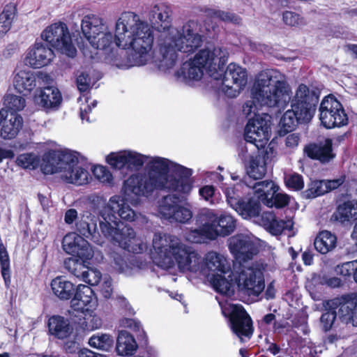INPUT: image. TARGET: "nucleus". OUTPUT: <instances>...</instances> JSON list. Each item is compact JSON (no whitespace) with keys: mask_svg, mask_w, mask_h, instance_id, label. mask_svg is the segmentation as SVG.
<instances>
[{"mask_svg":"<svg viewBox=\"0 0 357 357\" xmlns=\"http://www.w3.org/2000/svg\"><path fill=\"white\" fill-rule=\"evenodd\" d=\"M4 105L6 107V109L17 112L24 108L26 101L25 99L21 96L8 94L4 98Z\"/></svg>","mask_w":357,"mask_h":357,"instance_id":"a18cd8bd","label":"nucleus"},{"mask_svg":"<svg viewBox=\"0 0 357 357\" xmlns=\"http://www.w3.org/2000/svg\"><path fill=\"white\" fill-rule=\"evenodd\" d=\"M215 219V213L213 211L206 208L202 210L197 220L200 225V228L187 232L185 236V239L193 243H203L208 240H215L217 238V233L211 227V224Z\"/></svg>","mask_w":357,"mask_h":357,"instance_id":"a211bd4d","label":"nucleus"},{"mask_svg":"<svg viewBox=\"0 0 357 357\" xmlns=\"http://www.w3.org/2000/svg\"><path fill=\"white\" fill-rule=\"evenodd\" d=\"M158 213L170 222L187 223L192 218L188 204H182L174 195L163 197L158 202Z\"/></svg>","mask_w":357,"mask_h":357,"instance_id":"ddd939ff","label":"nucleus"},{"mask_svg":"<svg viewBox=\"0 0 357 357\" xmlns=\"http://www.w3.org/2000/svg\"><path fill=\"white\" fill-rule=\"evenodd\" d=\"M332 146V139H326L318 143H312L305 146L304 152L311 159L317 160L322 163H327L335 157V154L333 152Z\"/></svg>","mask_w":357,"mask_h":357,"instance_id":"a878e982","label":"nucleus"},{"mask_svg":"<svg viewBox=\"0 0 357 357\" xmlns=\"http://www.w3.org/2000/svg\"><path fill=\"white\" fill-rule=\"evenodd\" d=\"M24 124L23 118L17 112L0 109V137L3 139L15 138Z\"/></svg>","mask_w":357,"mask_h":357,"instance_id":"5701e85b","label":"nucleus"},{"mask_svg":"<svg viewBox=\"0 0 357 357\" xmlns=\"http://www.w3.org/2000/svg\"><path fill=\"white\" fill-rule=\"evenodd\" d=\"M76 84L80 92H86L90 87L91 78L86 73L78 71L76 75Z\"/></svg>","mask_w":357,"mask_h":357,"instance_id":"6e6d98bb","label":"nucleus"},{"mask_svg":"<svg viewBox=\"0 0 357 357\" xmlns=\"http://www.w3.org/2000/svg\"><path fill=\"white\" fill-rule=\"evenodd\" d=\"M248 148H242L239 155L243 160H245L250 158L249 165L247 166V174L250 178L255 180L262 178L266 173V165L265 158L263 155H247Z\"/></svg>","mask_w":357,"mask_h":357,"instance_id":"c756f323","label":"nucleus"},{"mask_svg":"<svg viewBox=\"0 0 357 357\" xmlns=\"http://www.w3.org/2000/svg\"><path fill=\"white\" fill-rule=\"evenodd\" d=\"M222 314L229 317L231 328L241 342L250 339L252 335V320L242 305L219 302Z\"/></svg>","mask_w":357,"mask_h":357,"instance_id":"9b49d317","label":"nucleus"},{"mask_svg":"<svg viewBox=\"0 0 357 357\" xmlns=\"http://www.w3.org/2000/svg\"><path fill=\"white\" fill-rule=\"evenodd\" d=\"M111 258L113 260L114 268L116 270H117L119 273H123L126 275L130 274L128 266L120 255L117 253H112L111 255Z\"/></svg>","mask_w":357,"mask_h":357,"instance_id":"bf43d9fd","label":"nucleus"},{"mask_svg":"<svg viewBox=\"0 0 357 357\" xmlns=\"http://www.w3.org/2000/svg\"><path fill=\"white\" fill-rule=\"evenodd\" d=\"M215 221L212 222L211 227L218 236H225L232 233L236 228L235 219L229 214H222L219 218L215 214Z\"/></svg>","mask_w":357,"mask_h":357,"instance_id":"f704fd0d","label":"nucleus"},{"mask_svg":"<svg viewBox=\"0 0 357 357\" xmlns=\"http://www.w3.org/2000/svg\"><path fill=\"white\" fill-rule=\"evenodd\" d=\"M293 227V222L291 220H278L275 218L270 227L267 229L271 234L278 235L282 233L284 229L290 230Z\"/></svg>","mask_w":357,"mask_h":357,"instance_id":"09e8293b","label":"nucleus"},{"mask_svg":"<svg viewBox=\"0 0 357 357\" xmlns=\"http://www.w3.org/2000/svg\"><path fill=\"white\" fill-rule=\"evenodd\" d=\"M318 100L319 96L314 90L301 84L296 88L293 96L291 91L289 104L290 103L291 107L296 109L297 112H299L300 114L312 118Z\"/></svg>","mask_w":357,"mask_h":357,"instance_id":"dca6fc26","label":"nucleus"},{"mask_svg":"<svg viewBox=\"0 0 357 357\" xmlns=\"http://www.w3.org/2000/svg\"><path fill=\"white\" fill-rule=\"evenodd\" d=\"M36 77L33 72L28 69L15 70L13 76V86L17 92L29 94L36 86Z\"/></svg>","mask_w":357,"mask_h":357,"instance_id":"c85d7f7f","label":"nucleus"},{"mask_svg":"<svg viewBox=\"0 0 357 357\" xmlns=\"http://www.w3.org/2000/svg\"><path fill=\"white\" fill-rule=\"evenodd\" d=\"M229 57L225 48L216 47L212 50L204 49L195 54L193 59L185 61L178 71V76L185 79L199 80L204 71L212 72L224 66Z\"/></svg>","mask_w":357,"mask_h":357,"instance_id":"0eeeda50","label":"nucleus"},{"mask_svg":"<svg viewBox=\"0 0 357 357\" xmlns=\"http://www.w3.org/2000/svg\"><path fill=\"white\" fill-rule=\"evenodd\" d=\"M82 98H84V101L86 104L82 105L80 106V117L82 121L86 120V121H90L89 118L87 116L88 113L91 111V105L93 107H96L97 102L93 100L91 103H89V98L84 95L82 97H80L78 100L82 101Z\"/></svg>","mask_w":357,"mask_h":357,"instance_id":"680f3d73","label":"nucleus"},{"mask_svg":"<svg viewBox=\"0 0 357 357\" xmlns=\"http://www.w3.org/2000/svg\"><path fill=\"white\" fill-rule=\"evenodd\" d=\"M101 276V273L98 270L87 266L80 279L90 285H96L100 282Z\"/></svg>","mask_w":357,"mask_h":357,"instance_id":"603ef678","label":"nucleus"},{"mask_svg":"<svg viewBox=\"0 0 357 357\" xmlns=\"http://www.w3.org/2000/svg\"><path fill=\"white\" fill-rule=\"evenodd\" d=\"M290 94L291 86L284 74L274 69L262 70L255 77L251 89L252 100L245 102L243 112L249 119L266 115L257 114L259 106L284 109Z\"/></svg>","mask_w":357,"mask_h":357,"instance_id":"20e7f679","label":"nucleus"},{"mask_svg":"<svg viewBox=\"0 0 357 357\" xmlns=\"http://www.w3.org/2000/svg\"><path fill=\"white\" fill-rule=\"evenodd\" d=\"M284 180L286 185L294 190H300L304 186L303 176L296 173L287 175Z\"/></svg>","mask_w":357,"mask_h":357,"instance_id":"3c124183","label":"nucleus"},{"mask_svg":"<svg viewBox=\"0 0 357 357\" xmlns=\"http://www.w3.org/2000/svg\"><path fill=\"white\" fill-rule=\"evenodd\" d=\"M81 29L84 37L95 49L107 50L114 43L119 47L133 51L125 63L114 60V65L118 68L143 66L151 59L154 31L146 20L134 12L121 14L115 24L114 36L105 19L95 14L83 17Z\"/></svg>","mask_w":357,"mask_h":357,"instance_id":"f257e3e1","label":"nucleus"},{"mask_svg":"<svg viewBox=\"0 0 357 357\" xmlns=\"http://www.w3.org/2000/svg\"><path fill=\"white\" fill-rule=\"evenodd\" d=\"M257 239L248 234H239L228 239V247L231 254L240 260L245 261L257 252Z\"/></svg>","mask_w":357,"mask_h":357,"instance_id":"aec40b11","label":"nucleus"},{"mask_svg":"<svg viewBox=\"0 0 357 357\" xmlns=\"http://www.w3.org/2000/svg\"><path fill=\"white\" fill-rule=\"evenodd\" d=\"M152 246L153 261L163 269L171 268L176 264L183 273H197L204 271L203 260L199 255L174 235L155 233Z\"/></svg>","mask_w":357,"mask_h":357,"instance_id":"39448f33","label":"nucleus"},{"mask_svg":"<svg viewBox=\"0 0 357 357\" xmlns=\"http://www.w3.org/2000/svg\"><path fill=\"white\" fill-rule=\"evenodd\" d=\"M114 342V340L112 335L101 333L93 335L88 341L91 347L104 351H109L113 347Z\"/></svg>","mask_w":357,"mask_h":357,"instance_id":"a19ab883","label":"nucleus"},{"mask_svg":"<svg viewBox=\"0 0 357 357\" xmlns=\"http://www.w3.org/2000/svg\"><path fill=\"white\" fill-rule=\"evenodd\" d=\"M71 307L78 312H92L98 305L97 298L91 287L84 284L77 286L75 296L70 301Z\"/></svg>","mask_w":357,"mask_h":357,"instance_id":"b1692460","label":"nucleus"},{"mask_svg":"<svg viewBox=\"0 0 357 357\" xmlns=\"http://www.w3.org/2000/svg\"><path fill=\"white\" fill-rule=\"evenodd\" d=\"M0 266L10 267V258L7 250L3 243H0Z\"/></svg>","mask_w":357,"mask_h":357,"instance_id":"69168bd1","label":"nucleus"},{"mask_svg":"<svg viewBox=\"0 0 357 357\" xmlns=\"http://www.w3.org/2000/svg\"><path fill=\"white\" fill-rule=\"evenodd\" d=\"M300 142V136L298 134L292 133L287 136L285 139V145L289 149L297 147Z\"/></svg>","mask_w":357,"mask_h":357,"instance_id":"774afa93","label":"nucleus"},{"mask_svg":"<svg viewBox=\"0 0 357 357\" xmlns=\"http://www.w3.org/2000/svg\"><path fill=\"white\" fill-rule=\"evenodd\" d=\"M209 280L214 289L220 294L226 296L234 294V289L232 283L234 282V277L232 276V271L229 273L213 275Z\"/></svg>","mask_w":357,"mask_h":357,"instance_id":"473e14b6","label":"nucleus"},{"mask_svg":"<svg viewBox=\"0 0 357 357\" xmlns=\"http://www.w3.org/2000/svg\"><path fill=\"white\" fill-rule=\"evenodd\" d=\"M63 250L72 255L86 259H91L93 257L92 247L82 236L75 232L67 234L63 238Z\"/></svg>","mask_w":357,"mask_h":357,"instance_id":"4be33fe9","label":"nucleus"},{"mask_svg":"<svg viewBox=\"0 0 357 357\" xmlns=\"http://www.w3.org/2000/svg\"><path fill=\"white\" fill-rule=\"evenodd\" d=\"M51 287L53 293L61 300L70 299L75 292L74 284L61 276L52 280Z\"/></svg>","mask_w":357,"mask_h":357,"instance_id":"e433bc0d","label":"nucleus"},{"mask_svg":"<svg viewBox=\"0 0 357 357\" xmlns=\"http://www.w3.org/2000/svg\"><path fill=\"white\" fill-rule=\"evenodd\" d=\"M319 119L321 125L328 129L341 127L348 121L342 104L332 95L326 96L321 100Z\"/></svg>","mask_w":357,"mask_h":357,"instance_id":"f8f14e48","label":"nucleus"},{"mask_svg":"<svg viewBox=\"0 0 357 357\" xmlns=\"http://www.w3.org/2000/svg\"><path fill=\"white\" fill-rule=\"evenodd\" d=\"M99 226L105 238L124 250L141 253L147 248L146 243L136 236L135 230L120 220H100Z\"/></svg>","mask_w":357,"mask_h":357,"instance_id":"6e6552de","label":"nucleus"},{"mask_svg":"<svg viewBox=\"0 0 357 357\" xmlns=\"http://www.w3.org/2000/svg\"><path fill=\"white\" fill-rule=\"evenodd\" d=\"M107 162L116 169L126 167L135 171L146 164V174L132 175L125 181L123 190L128 197L132 195L148 196L156 190L188 195L192 188L190 179L192 169L165 158L123 151L109 154L107 157Z\"/></svg>","mask_w":357,"mask_h":357,"instance_id":"f03ea898","label":"nucleus"},{"mask_svg":"<svg viewBox=\"0 0 357 357\" xmlns=\"http://www.w3.org/2000/svg\"><path fill=\"white\" fill-rule=\"evenodd\" d=\"M77 231L79 235L86 238H91L99 243L97 237V222L94 215L89 212H84L76 223Z\"/></svg>","mask_w":357,"mask_h":357,"instance_id":"2f4dec72","label":"nucleus"},{"mask_svg":"<svg viewBox=\"0 0 357 357\" xmlns=\"http://www.w3.org/2000/svg\"><path fill=\"white\" fill-rule=\"evenodd\" d=\"M247 84V72L239 65H228L222 79L221 90L230 98L236 97Z\"/></svg>","mask_w":357,"mask_h":357,"instance_id":"f3484780","label":"nucleus"},{"mask_svg":"<svg viewBox=\"0 0 357 357\" xmlns=\"http://www.w3.org/2000/svg\"><path fill=\"white\" fill-rule=\"evenodd\" d=\"M225 195L228 204L235 208L243 199H241L240 195L238 193L234 187H228L225 189Z\"/></svg>","mask_w":357,"mask_h":357,"instance_id":"13d9d810","label":"nucleus"},{"mask_svg":"<svg viewBox=\"0 0 357 357\" xmlns=\"http://www.w3.org/2000/svg\"><path fill=\"white\" fill-rule=\"evenodd\" d=\"M257 198L248 199V200H242V202L236 206L234 210L237 211L243 218H250L256 217L260 212V202Z\"/></svg>","mask_w":357,"mask_h":357,"instance_id":"ea45409f","label":"nucleus"},{"mask_svg":"<svg viewBox=\"0 0 357 357\" xmlns=\"http://www.w3.org/2000/svg\"><path fill=\"white\" fill-rule=\"evenodd\" d=\"M203 260V268L199 271L202 275L229 273L231 272V264L226 256L215 251L206 254Z\"/></svg>","mask_w":357,"mask_h":357,"instance_id":"393cba45","label":"nucleus"},{"mask_svg":"<svg viewBox=\"0 0 357 357\" xmlns=\"http://www.w3.org/2000/svg\"><path fill=\"white\" fill-rule=\"evenodd\" d=\"M336 317L337 312L333 310L327 311L322 314L320 318V323L324 331H328L331 329Z\"/></svg>","mask_w":357,"mask_h":357,"instance_id":"4d7b16f0","label":"nucleus"},{"mask_svg":"<svg viewBox=\"0 0 357 357\" xmlns=\"http://www.w3.org/2000/svg\"><path fill=\"white\" fill-rule=\"evenodd\" d=\"M116 214L121 219L129 222L135 221L139 215L128 205L125 198L118 195H114L109 198V205L101 213L100 220H106L107 222L119 220L116 217Z\"/></svg>","mask_w":357,"mask_h":357,"instance_id":"6ab92c4d","label":"nucleus"},{"mask_svg":"<svg viewBox=\"0 0 357 357\" xmlns=\"http://www.w3.org/2000/svg\"><path fill=\"white\" fill-rule=\"evenodd\" d=\"M312 119L311 117L305 114H300L296 109L291 107L287 109L282 116L280 122V130L279 133L280 135H284L293 130L298 123V122H308Z\"/></svg>","mask_w":357,"mask_h":357,"instance_id":"7c9ffc66","label":"nucleus"},{"mask_svg":"<svg viewBox=\"0 0 357 357\" xmlns=\"http://www.w3.org/2000/svg\"><path fill=\"white\" fill-rule=\"evenodd\" d=\"M89 260H84L77 257H69L64 261V266L72 275L81 278L88 266Z\"/></svg>","mask_w":357,"mask_h":357,"instance_id":"37998d69","label":"nucleus"},{"mask_svg":"<svg viewBox=\"0 0 357 357\" xmlns=\"http://www.w3.org/2000/svg\"><path fill=\"white\" fill-rule=\"evenodd\" d=\"M206 16L209 19H219L225 22H231L233 24H238L241 22V19L238 15L220 10L206 8L203 10Z\"/></svg>","mask_w":357,"mask_h":357,"instance_id":"c03bdc74","label":"nucleus"},{"mask_svg":"<svg viewBox=\"0 0 357 357\" xmlns=\"http://www.w3.org/2000/svg\"><path fill=\"white\" fill-rule=\"evenodd\" d=\"M356 260L352 261H348L346 263H344L341 265L337 266L335 268V272L337 274L347 276L349 275L351 273V271H355V268L356 266Z\"/></svg>","mask_w":357,"mask_h":357,"instance_id":"e2e57ef3","label":"nucleus"},{"mask_svg":"<svg viewBox=\"0 0 357 357\" xmlns=\"http://www.w3.org/2000/svg\"><path fill=\"white\" fill-rule=\"evenodd\" d=\"M48 328L50 333L59 339L68 337L73 332L68 320L60 316H53L49 319Z\"/></svg>","mask_w":357,"mask_h":357,"instance_id":"72a5a7b5","label":"nucleus"},{"mask_svg":"<svg viewBox=\"0 0 357 357\" xmlns=\"http://www.w3.org/2000/svg\"><path fill=\"white\" fill-rule=\"evenodd\" d=\"M88 201L93 209L98 211V214L101 218V213L109 205V201L107 202L104 197L98 195L89 196Z\"/></svg>","mask_w":357,"mask_h":357,"instance_id":"864d4df0","label":"nucleus"},{"mask_svg":"<svg viewBox=\"0 0 357 357\" xmlns=\"http://www.w3.org/2000/svg\"><path fill=\"white\" fill-rule=\"evenodd\" d=\"M328 192V188L325 183V180L314 181L310 183L307 190L305 192L307 198L311 199L321 196Z\"/></svg>","mask_w":357,"mask_h":357,"instance_id":"49530a36","label":"nucleus"},{"mask_svg":"<svg viewBox=\"0 0 357 357\" xmlns=\"http://www.w3.org/2000/svg\"><path fill=\"white\" fill-rule=\"evenodd\" d=\"M15 13L16 8L14 4L10 3L4 7L0 15V38L10 29Z\"/></svg>","mask_w":357,"mask_h":357,"instance_id":"79ce46f5","label":"nucleus"},{"mask_svg":"<svg viewBox=\"0 0 357 357\" xmlns=\"http://www.w3.org/2000/svg\"><path fill=\"white\" fill-rule=\"evenodd\" d=\"M333 304L339 307L338 316L347 324L353 326L356 310H357V298L354 295H345L333 301Z\"/></svg>","mask_w":357,"mask_h":357,"instance_id":"cd10ccee","label":"nucleus"},{"mask_svg":"<svg viewBox=\"0 0 357 357\" xmlns=\"http://www.w3.org/2000/svg\"><path fill=\"white\" fill-rule=\"evenodd\" d=\"M41 38L69 57L73 58L77 54L69 29L63 22L59 21L47 26L42 31Z\"/></svg>","mask_w":357,"mask_h":357,"instance_id":"9d476101","label":"nucleus"},{"mask_svg":"<svg viewBox=\"0 0 357 357\" xmlns=\"http://www.w3.org/2000/svg\"><path fill=\"white\" fill-rule=\"evenodd\" d=\"M255 197L268 207L282 208L287 205L290 197L288 195L278 192L279 187L272 181L257 182L252 186Z\"/></svg>","mask_w":357,"mask_h":357,"instance_id":"2eb2a0df","label":"nucleus"},{"mask_svg":"<svg viewBox=\"0 0 357 357\" xmlns=\"http://www.w3.org/2000/svg\"><path fill=\"white\" fill-rule=\"evenodd\" d=\"M282 20L285 24L291 26H299L305 24V21L299 14L292 11H285L282 14Z\"/></svg>","mask_w":357,"mask_h":357,"instance_id":"8fccbe9b","label":"nucleus"},{"mask_svg":"<svg viewBox=\"0 0 357 357\" xmlns=\"http://www.w3.org/2000/svg\"><path fill=\"white\" fill-rule=\"evenodd\" d=\"M336 236L326 230L319 232L314 241L315 249L321 254L332 251L336 247Z\"/></svg>","mask_w":357,"mask_h":357,"instance_id":"58836bf2","label":"nucleus"},{"mask_svg":"<svg viewBox=\"0 0 357 357\" xmlns=\"http://www.w3.org/2000/svg\"><path fill=\"white\" fill-rule=\"evenodd\" d=\"M172 10L165 3L153 5L149 12L148 24L160 32L158 47L161 59L158 67L162 70L172 68L177 59L178 52L191 54L201 47L204 36L200 32L199 22L194 20L186 22L181 27L172 26Z\"/></svg>","mask_w":357,"mask_h":357,"instance_id":"7ed1b4c3","label":"nucleus"},{"mask_svg":"<svg viewBox=\"0 0 357 357\" xmlns=\"http://www.w3.org/2000/svg\"><path fill=\"white\" fill-rule=\"evenodd\" d=\"M215 192L213 185H205L199 189V195L206 201L213 203L212 198Z\"/></svg>","mask_w":357,"mask_h":357,"instance_id":"0e129e2a","label":"nucleus"},{"mask_svg":"<svg viewBox=\"0 0 357 357\" xmlns=\"http://www.w3.org/2000/svg\"><path fill=\"white\" fill-rule=\"evenodd\" d=\"M270 118L268 115L250 118L245 128V141L255 144L258 149L264 147L270 137Z\"/></svg>","mask_w":357,"mask_h":357,"instance_id":"4468645a","label":"nucleus"},{"mask_svg":"<svg viewBox=\"0 0 357 357\" xmlns=\"http://www.w3.org/2000/svg\"><path fill=\"white\" fill-rule=\"evenodd\" d=\"M137 344L134 337L127 331H121L119 334L116 350L119 356L132 355L137 350Z\"/></svg>","mask_w":357,"mask_h":357,"instance_id":"4c0bfd02","label":"nucleus"},{"mask_svg":"<svg viewBox=\"0 0 357 357\" xmlns=\"http://www.w3.org/2000/svg\"><path fill=\"white\" fill-rule=\"evenodd\" d=\"M54 51L42 43H35L25 53L24 63L33 68H40L49 65L54 59Z\"/></svg>","mask_w":357,"mask_h":357,"instance_id":"412c9836","label":"nucleus"},{"mask_svg":"<svg viewBox=\"0 0 357 357\" xmlns=\"http://www.w3.org/2000/svg\"><path fill=\"white\" fill-rule=\"evenodd\" d=\"M275 215L272 212H264L260 217V224L267 230Z\"/></svg>","mask_w":357,"mask_h":357,"instance_id":"338daca9","label":"nucleus"},{"mask_svg":"<svg viewBox=\"0 0 357 357\" xmlns=\"http://www.w3.org/2000/svg\"><path fill=\"white\" fill-rule=\"evenodd\" d=\"M93 173L95 177L102 183H111L112 181V175L105 167L96 166L93 169Z\"/></svg>","mask_w":357,"mask_h":357,"instance_id":"5fc2aeb1","label":"nucleus"},{"mask_svg":"<svg viewBox=\"0 0 357 357\" xmlns=\"http://www.w3.org/2000/svg\"><path fill=\"white\" fill-rule=\"evenodd\" d=\"M264 269L261 263L255 262L250 265L240 264L232 271L234 282L243 294L258 296L265 288Z\"/></svg>","mask_w":357,"mask_h":357,"instance_id":"1a4fd4ad","label":"nucleus"},{"mask_svg":"<svg viewBox=\"0 0 357 357\" xmlns=\"http://www.w3.org/2000/svg\"><path fill=\"white\" fill-rule=\"evenodd\" d=\"M336 220L344 223L357 220V202L351 200L338 206L334 213Z\"/></svg>","mask_w":357,"mask_h":357,"instance_id":"c9c22d12","label":"nucleus"},{"mask_svg":"<svg viewBox=\"0 0 357 357\" xmlns=\"http://www.w3.org/2000/svg\"><path fill=\"white\" fill-rule=\"evenodd\" d=\"M40 160L33 153H22L17 156L16 162L17 165L24 169H34L39 165Z\"/></svg>","mask_w":357,"mask_h":357,"instance_id":"de8ad7c7","label":"nucleus"},{"mask_svg":"<svg viewBox=\"0 0 357 357\" xmlns=\"http://www.w3.org/2000/svg\"><path fill=\"white\" fill-rule=\"evenodd\" d=\"M100 291L104 298H111L113 293V287L112 278L109 276H104L102 282L100 284Z\"/></svg>","mask_w":357,"mask_h":357,"instance_id":"052dcab7","label":"nucleus"},{"mask_svg":"<svg viewBox=\"0 0 357 357\" xmlns=\"http://www.w3.org/2000/svg\"><path fill=\"white\" fill-rule=\"evenodd\" d=\"M42 165L45 174H60L61 179L69 183L83 185L87 183L89 172L79 162L77 153L70 150L54 151L45 156Z\"/></svg>","mask_w":357,"mask_h":357,"instance_id":"423d86ee","label":"nucleus"},{"mask_svg":"<svg viewBox=\"0 0 357 357\" xmlns=\"http://www.w3.org/2000/svg\"><path fill=\"white\" fill-rule=\"evenodd\" d=\"M34 102L45 109L56 108L61 102L62 96L58 89L52 86L37 90L33 96Z\"/></svg>","mask_w":357,"mask_h":357,"instance_id":"bb28decb","label":"nucleus"}]
</instances>
